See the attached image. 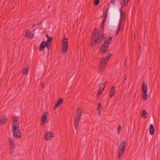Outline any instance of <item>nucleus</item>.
I'll return each instance as SVG.
<instances>
[{
  "mask_svg": "<svg viewBox=\"0 0 160 160\" xmlns=\"http://www.w3.org/2000/svg\"><path fill=\"white\" fill-rule=\"evenodd\" d=\"M110 23L112 25H116L118 22L119 18V12L118 10L114 8L110 9Z\"/></svg>",
  "mask_w": 160,
  "mask_h": 160,
  "instance_id": "nucleus-1",
  "label": "nucleus"
},
{
  "mask_svg": "<svg viewBox=\"0 0 160 160\" xmlns=\"http://www.w3.org/2000/svg\"><path fill=\"white\" fill-rule=\"evenodd\" d=\"M104 35V34L103 33L102 35L100 36L99 31L96 28H95L91 36L92 38L91 40L92 42H91V46H93L94 44H99L102 42L104 39L103 38Z\"/></svg>",
  "mask_w": 160,
  "mask_h": 160,
  "instance_id": "nucleus-2",
  "label": "nucleus"
},
{
  "mask_svg": "<svg viewBox=\"0 0 160 160\" xmlns=\"http://www.w3.org/2000/svg\"><path fill=\"white\" fill-rule=\"evenodd\" d=\"M111 53H109L107 54L106 58H103L100 61L99 65V70L101 72L103 71L106 68L107 62L111 56Z\"/></svg>",
  "mask_w": 160,
  "mask_h": 160,
  "instance_id": "nucleus-3",
  "label": "nucleus"
},
{
  "mask_svg": "<svg viewBox=\"0 0 160 160\" xmlns=\"http://www.w3.org/2000/svg\"><path fill=\"white\" fill-rule=\"evenodd\" d=\"M112 40V38L109 37L104 41L103 44L102 45L101 48L100 49L101 52L102 53H105L107 51L109 48V44L110 43V42Z\"/></svg>",
  "mask_w": 160,
  "mask_h": 160,
  "instance_id": "nucleus-4",
  "label": "nucleus"
},
{
  "mask_svg": "<svg viewBox=\"0 0 160 160\" xmlns=\"http://www.w3.org/2000/svg\"><path fill=\"white\" fill-rule=\"evenodd\" d=\"M82 111L78 108L76 112V115L74 120V124L76 130L78 128L79 121L82 114Z\"/></svg>",
  "mask_w": 160,
  "mask_h": 160,
  "instance_id": "nucleus-5",
  "label": "nucleus"
},
{
  "mask_svg": "<svg viewBox=\"0 0 160 160\" xmlns=\"http://www.w3.org/2000/svg\"><path fill=\"white\" fill-rule=\"evenodd\" d=\"M141 90L142 91V98L144 101H146L148 99V96L147 94L148 88L147 84L144 82L142 83Z\"/></svg>",
  "mask_w": 160,
  "mask_h": 160,
  "instance_id": "nucleus-6",
  "label": "nucleus"
},
{
  "mask_svg": "<svg viewBox=\"0 0 160 160\" xmlns=\"http://www.w3.org/2000/svg\"><path fill=\"white\" fill-rule=\"evenodd\" d=\"M126 146V143L124 141H123L120 143L119 147V152H118V158L120 159L121 157L124 153Z\"/></svg>",
  "mask_w": 160,
  "mask_h": 160,
  "instance_id": "nucleus-7",
  "label": "nucleus"
},
{
  "mask_svg": "<svg viewBox=\"0 0 160 160\" xmlns=\"http://www.w3.org/2000/svg\"><path fill=\"white\" fill-rule=\"evenodd\" d=\"M68 39L67 38H63V40L62 41V52L63 54L66 53L67 51L68 48Z\"/></svg>",
  "mask_w": 160,
  "mask_h": 160,
  "instance_id": "nucleus-8",
  "label": "nucleus"
},
{
  "mask_svg": "<svg viewBox=\"0 0 160 160\" xmlns=\"http://www.w3.org/2000/svg\"><path fill=\"white\" fill-rule=\"evenodd\" d=\"M12 122L11 124V127L15 130L17 129H19V123L18 122V119L17 117H14L12 119Z\"/></svg>",
  "mask_w": 160,
  "mask_h": 160,
  "instance_id": "nucleus-9",
  "label": "nucleus"
},
{
  "mask_svg": "<svg viewBox=\"0 0 160 160\" xmlns=\"http://www.w3.org/2000/svg\"><path fill=\"white\" fill-rule=\"evenodd\" d=\"M48 112H45L43 113L41 118V121L42 122V126H43L44 124L47 123L48 122Z\"/></svg>",
  "mask_w": 160,
  "mask_h": 160,
  "instance_id": "nucleus-10",
  "label": "nucleus"
},
{
  "mask_svg": "<svg viewBox=\"0 0 160 160\" xmlns=\"http://www.w3.org/2000/svg\"><path fill=\"white\" fill-rule=\"evenodd\" d=\"M13 130L14 132L13 137L17 139L20 138L22 136V134L19 129H17L15 130L14 129H13Z\"/></svg>",
  "mask_w": 160,
  "mask_h": 160,
  "instance_id": "nucleus-11",
  "label": "nucleus"
},
{
  "mask_svg": "<svg viewBox=\"0 0 160 160\" xmlns=\"http://www.w3.org/2000/svg\"><path fill=\"white\" fill-rule=\"evenodd\" d=\"M49 46V44L47 42L43 41L42 42L40 45L39 50L43 51L44 48L46 46Z\"/></svg>",
  "mask_w": 160,
  "mask_h": 160,
  "instance_id": "nucleus-12",
  "label": "nucleus"
},
{
  "mask_svg": "<svg viewBox=\"0 0 160 160\" xmlns=\"http://www.w3.org/2000/svg\"><path fill=\"white\" fill-rule=\"evenodd\" d=\"M7 118L5 115L1 116L0 117V125H2L5 124L7 122Z\"/></svg>",
  "mask_w": 160,
  "mask_h": 160,
  "instance_id": "nucleus-13",
  "label": "nucleus"
},
{
  "mask_svg": "<svg viewBox=\"0 0 160 160\" xmlns=\"http://www.w3.org/2000/svg\"><path fill=\"white\" fill-rule=\"evenodd\" d=\"M54 135V134H52L50 132H46L45 134L44 137L46 140H48L51 139L53 137Z\"/></svg>",
  "mask_w": 160,
  "mask_h": 160,
  "instance_id": "nucleus-14",
  "label": "nucleus"
},
{
  "mask_svg": "<svg viewBox=\"0 0 160 160\" xmlns=\"http://www.w3.org/2000/svg\"><path fill=\"white\" fill-rule=\"evenodd\" d=\"M115 87L113 86L110 89L109 96L110 98H112L115 95Z\"/></svg>",
  "mask_w": 160,
  "mask_h": 160,
  "instance_id": "nucleus-15",
  "label": "nucleus"
},
{
  "mask_svg": "<svg viewBox=\"0 0 160 160\" xmlns=\"http://www.w3.org/2000/svg\"><path fill=\"white\" fill-rule=\"evenodd\" d=\"M63 102V100L62 98H60L59 100L55 104L53 107V109H56L59 106L61 105Z\"/></svg>",
  "mask_w": 160,
  "mask_h": 160,
  "instance_id": "nucleus-16",
  "label": "nucleus"
},
{
  "mask_svg": "<svg viewBox=\"0 0 160 160\" xmlns=\"http://www.w3.org/2000/svg\"><path fill=\"white\" fill-rule=\"evenodd\" d=\"M124 19L125 16L124 15V12L122 10V7L120 10V18L119 20V22H121V24L122 22Z\"/></svg>",
  "mask_w": 160,
  "mask_h": 160,
  "instance_id": "nucleus-17",
  "label": "nucleus"
},
{
  "mask_svg": "<svg viewBox=\"0 0 160 160\" xmlns=\"http://www.w3.org/2000/svg\"><path fill=\"white\" fill-rule=\"evenodd\" d=\"M9 145L10 147V151H11V154H12V151L14 149L15 147V143L13 141H10L9 142Z\"/></svg>",
  "mask_w": 160,
  "mask_h": 160,
  "instance_id": "nucleus-18",
  "label": "nucleus"
},
{
  "mask_svg": "<svg viewBox=\"0 0 160 160\" xmlns=\"http://www.w3.org/2000/svg\"><path fill=\"white\" fill-rule=\"evenodd\" d=\"M33 33L29 30H27L26 32V37L29 38H31L33 36Z\"/></svg>",
  "mask_w": 160,
  "mask_h": 160,
  "instance_id": "nucleus-19",
  "label": "nucleus"
},
{
  "mask_svg": "<svg viewBox=\"0 0 160 160\" xmlns=\"http://www.w3.org/2000/svg\"><path fill=\"white\" fill-rule=\"evenodd\" d=\"M149 132L150 134L151 135H152L154 133V129L152 124H151L150 126Z\"/></svg>",
  "mask_w": 160,
  "mask_h": 160,
  "instance_id": "nucleus-20",
  "label": "nucleus"
},
{
  "mask_svg": "<svg viewBox=\"0 0 160 160\" xmlns=\"http://www.w3.org/2000/svg\"><path fill=\"white\" fill-rule=\"evenodd\" d=\"M46 37L48 38V39L46 42L49 44V46H50L51 42L52 39V37H49V35L48 33L46 34Z\"/></svg>",
  "mask_w": 160,
  "mask_h": 160,
  "instance_id": "nucleus-21",
  "label": "nucleus"
},
{
  "mask_svg": "<svg viewBox=\"0 0 160 160\" xmlns=\"http://www.w3.org/2000/svg\"><path fill=\"white\" fill-rule=\"evenodd\" d=\"M102 108V106L100 103H99L98 104V108H97V110L98 112V114L99 115H101V111Z\"/></svg>",
  "mask_w": 160,
  "mask_h": 160,
  "instance_id": "nucleus-22",
  "label": "nucleus"
},
{
  "mask_svg": "<svg viewBox=\"0 0 160 160\" xmlns=\"http://www.w3.org/2000/svg\"><path fill=\"white\" fill-rule=\"evenodd\" d=\"M29 69L27 68H23L21 71L22 74L27 75L28 74V72L29 70Z\"/></svg>",
  "mask_w": 160,
  "mask_h": 160,
  "instance_id": "nucleus-23",
  "label": "nucleus"
},
{
  "mask_svg": "<svg viewBox=\"0 0 160 160\" xmlns=\"http://www.w3.org/2000/svg\"><path fill=\"white\" fill-rule=\"evenodd\" d=\"M148 114L145 110H143L142 111V117H144L146 118L148 116Z\"/></svg>",
  "mask_w": 160,
  "mask_h": 160,
  "instance_id": "nucleus-24",
  "label": "nucleus"
},
{
  "mask_svg": "<svg viewBox=\"0 0 160 160\" xmlns=\"http://www.w3.org/2000/svg\"><path fill=\"white\" fill-rule=\"evenodd\" d=\"M101 87L100 86V88L98 91V94L97 95V96L98 97H99L100 94L103 92V88L101 89Z\"/></svg>",
  "mask_w": 160,
  "mask_h": 160,
  "instance_id": "nucleus-25",
  "label": "nucleus"
},
{
  "mask_svg": "<svg viewBox=\"0 0 160 160\" xmlns=\"http://www.w3.org/2000/svg\"><path fill=\"white\" fill-rule=\"evenodd\" d=\"M107 15H108L107 14L104 13V15L103 16L104 17H103V20L102 22V25H103V24L105 22V21L106 20V19L107 18Z\"/></svg>",
  "mask_w": 160,
  "mask_h": 160,
  "instance_id": "nucleus-26",
  "label": "nucleus"
},
{
  "mask_svg": "<svg viewBox=\"0 0 160 160\" xmlns=\"http://www.w3.org/2000/svg\"><path fill=\"white\" fill-rule=\"evenodd\" d=\"M121 24V23L119 22V25H118V27L117 30V31L116 35H117V34L120 31Z\"/></svg>",
  "mask_w": 160,
  "mask_h": 160,
  "instance_id": "nucleus-27",
  "label": "nucleus"
},
{
  "mask_svg": "<svg viewBox=\"0 0 160 160\" xmlns=\"http://www.w3.org/2000/svg\"><path fill=\"white\" fill-rule=\"evenodd\" d=\"M122 1L125 6H128L129 0H122Z\"/></svg>",
  "mask_w": 160,
  "mask_h": 160,
  "instance_id": "nucleus-28",
  "label": "nucleus"
},
{
  "mask_svg": "<svg viewBox=\"0 0 160 160\" xmlns=\"http://www.w3.org/2000/svg\"><path fill=\"white\" fill-rule=\"evenodd\" d=\"M100 0H94V4L95 6H98Z\"/></svg>",
  "mask_w": 160,
  "mask_h": 160,
  "instance_id": "nucleus-29",
  "label": "nucleus"
},
{
  "mask_svg": "<svg viewBox=\"0 0 160 160\" xmlns=\"http://www.w3.org/2000/svg\"><path fill=\"white\" fill-rule=\"evenodd\" d=\"M121 125H119L117 128L118 130V132L119 133L121 131Z\"/></svg>",
  "mask_w": 160,
  "mask_h": 160,
  "instance_id": "nucleus-30",
  "label": "nucleus"
},
{
  "mask_svg": "<svg viewBox=\"0 0 160 160\" xmlns=\"http://www.w3.org/2000/svg\"><path fill=\"white\" fill-rule=\"evenodd\" d=\"M106 85L105 84V83H103L102 85V88H103V89H104Z\"/></svg>",
  "mask_w": 160,
  "mask_h": 160,
  "instance_id": "nucleus-31",
  "label": "nucleus"
},
{
  "mask_svg": "<svg viewBox=\"0 0 160 160\" xmlns=\"http://www.w3.org/2000/svg\"><path fill=\"white\" fill-rule=\"evenodd\" d=\"M108 7L106 9V12H105L104 13L108 15Z\"/></svg>",
  "mask_w": 160,
  "mask_h": 160,
  "instance_id": "nucleus-32",
  "label": "nucleus"
},
{
  "mask_svg": "<svg viewBox=\"0 0 160 160\" xmlns=\"http://www.w3.org/2000/svg\"><path fill=\"white\" fill-rule=\"evenodd\" d=\"M42 21H41V22H37V25H38L39 26V25H40L41 24H42Z\"/></svg>",
  "mask_w": 160,
  "mask_h": 160,
  "instance_id": "nucleus-33",
  "label": "nucleus"
},
{
  "mask_svg": "<svg viewBox=\"0 0 160 160\" xmlns=\"http://www.w3.org/2000/svg\"><path fill=\"white\" fill-rule=\"evenodd\" d=\"M111 2L112 4H114L115 3V0H111Z\"/></svg>",
  "mask_w": 160,
  "mask_h": 160,
  "instance_id": "nucleus-34",
  "label": "nucleus"
},
{
  "mask_svg": "<svg viewBox=\"0 0 160 160\" xmlns=\"http://www.w3.org/2000/svg\"><path fill=\"white\" fill-rule=\"evenodd\" d=\"M43 83H42V84L41 86H42V87L43 88H44V86H43Z\"/></svg>",
  "mask_w": 160,
  "mask_h": 160,
  "instance_id": "nucleus-35",
  "label": "nucleus"
},
{
  "mask_svg": "<svg viewBox=\"0 0 160 160\" xmlns=\"http://www.w3.org/2000/svg\"><path fill=\"white\" fill-rule=\"evenodd\" d=\"M49 46H46V47H47V48L48 49H49Z\"/></svg>",
  "mask_w": 160,
  "mask_h": 160,
  "instance_id": "nucleus-36",
  "label": "nucleus"
},
{
  "mask_svg": "<svg viewBox=\"0 0 160 160\" xmlns=\"http://www.w3.org/2000/svg\"><path fill=\"white\" fill-rule=\"evenodd\" d=\"M35 26V24H33L32 25V27H34V26Z\"/></svg>",
  "mask_w": 160,
  "mask_h": 160,
  "instance_id": "nucleus-37",
  "label": "nucleus"
},
{
  "mask_svg": "<svg viewBox=\"0 0 160 160\" xmlns=\"http://www.w3.org/2000/svg\"><path fill=\"white\" fill-rule=\"evenodd\" d=\"M107 83V81H106L105 83H105V84L106 85V84Z\"/></svg>",
  "mask_w": 160,
  "mask_h": 160,
  "instance_id": "nucleus-38",
  "label": "nucleus"
},
{
  "mask_svg": "<svg viewBox=\"0 0 160 160\" xmlns=\"http://www.w3.org/2000/svg\"><path fill=\"white\" fill-rule=\"evenodd\" d=\"M139 48H140L141 47H140V46H139Z\"/></svg>",
  "mask_w": 160,
  "mask_h": 160,
  "instance_id": "nucleus-39",
  "label": "nucleus"
},
{
  "mask_svg": "<svg viewBox=\"0 0 160 160\" xmlns=\"http://www.w3.org/2000/svg\"><path fill=\"white\" fill-rule=\"evenodd\" d=\"M126 80V78H125V80Z\"/></svg>",
  "mask_w": 160,
  "mask_h": 160,
  "instance_id": "nucleus-40",
  "label": "nucleus"
},
{
  "mask_svg": "<svg viewBox=\"0 0 160 160\" xmlns=\"http://www.w3.org/2000/svg\"><path fill=\"white\" fill-rule=\"evenodd\" d=\"M103 28V25L102 26V28Z\"/></svg>",
  "mask_w": 160,
  "mask_h": 160,
  "instance_id": "nucleus-41",
  "label": "nucleus"
},
{
  "mask_svg": "<svg viewBox=\"0 0 160 160\" xmlns=\"http://www.w3.org/2000/svg\"><path fill=\"white\" fill-rule=\"evenodd\" d=\"M9 1H11L12 0H9Z\"/></svg>",
  "mask_w": 160,
  "mask_h": 160,
  "instance_id": "nucleus-42",
  "label": "nucleus"
}]
</instances>
